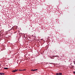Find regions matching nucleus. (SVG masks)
Listing matches in <instances>:
<instances>
[{
    "label": "nucleus",
    "instance_id": "9d476101",
    "mask_svg": "<svg viewBox=\"0 0 75 75\" xmlns=\"http://www.w3.org/2000/svg\"><path fill=\"white\" fill-rule=\"evenodd\" d=\"M74 74H75V71H74Z\"/></svg>",
    "mask_w": 75,
    "mask_h": 75
},
{
    "label": "nucleus",
    "instance_id": "39448f33",
    "mask_svg": "<svg viewBox=\"0 0 75 75\" xmlns=\"http://www.w3.org/2000/svg\"><path fill=\"white\" fill-rule=\"evenodd\" d=\"M4 68L5 69H8V68L4 67Z\"/></svg>",
    "mask_w": 75,
    "mask_h": 75
},
{
    "label": "nucleus",
    "instance_id": "7ed1b4c3",
    "mask_svg": "<svg viewBox=\"0 0 75 75\" xmlns=\"http://www.w3.org/2000/svg\"><path fill=\"white\" fill-rule=\"evenodd\" d=\"M37 70H38V69H35L34 70L31 69V71H37Z\"/></svg>",
    "mask_w": 75,
    "mask_h": 75
},
{
    "label": "nucleus",
    "instance_id": "0eeeda50",
    "mask_svg": "<svg viewBox=\"0 0 75 75\" xmlns=\"http://www.w3.org/2000/svg\"><path fill=\"white\" fill-rule=\"evenodd\" d=\"M25 70H26V69H22L23 71H25Z\"/></svg>",
    "mask_w": 75,
    "mask_h": 75
},
{
    "label": "nucleus",
    "instance_id": "1a4fd4ad",
    "mask_svg": "<svg viewBox=\"0 0 75 75\" xmlns=\"http://www.w3.org/2000/svg\"><path fill=\"white\" fill-rule=\"evenodd\" d=\"M56 75H59V73H56Z\"/></svg>",
    "mask_w": 75,
    "mask_h": 75
},
{
    "label": "nucleus",
    "instance_id": "423d86ee",
    "mask_svg": "<svg viewBox=\"0 0 75 75\" xmlns=\"http://www.w3.org/2000/svg\"><path fill=\"white\" fill-rule=\"evenodd\" d=\"M19 71H23V70L19 69Z\"/></svg>",
    "mask_w": 75,
    "mask_h": 75
},
{
    "label": "nucleus",
    "instance_id": "f8f14e48",
    "mask_svg": "<svg viewBox=\"0 0 75 75\" xmlns=\"http://www.w3.org/2000/svg\"><path fill=\"white\" fill-rule=\"evenodd\" d=\"M50 58H51V59H52V57H50Z\"/></svg>",
    "mask_w": 75,
    "mask_h": 75
},
{
    "label": "nucleus",
    "instance_id": "f03ea898",
    "mask_svg": "<svg viewBox=\"0 0 75 75\" xmlns=\"http://www.w3.org/2000/svg\"><path fill=\"white\" fill-rule=\"evenodd\" d=\"M16 71H17V70L16 69H15L14 70H13L12 71V72H16Z\"/></svg>",
    "mask_w": 75,
    "mask_h": 75
},
{
    "label": "nucleus",
    "instance_id": "f257e3e1",
    "mask_svg": "<svg viewBox=\"0 0 75 75\" xmlns=\"http://www.w3.org/2000/svg\"><path fill=\"white\" fill-rule=\"evenodd\" d=\"M54 57H58V58H59V56H55V57H54V56H53L52 57V59H54Z\"/></svg>",
    "mask_w": 75,
    "mask_h": 75
},
{
    "label": "nucleus",
    "instance_id": "9b49d317",
    "mask_svg": "<svg viewBox=\"0 0 75 75\" xmlns=\"http://www.w3.org/2000/svg\"><path fill=\"white\" fill-rule=\"evenodd\" d=\"M17 33V31L16 32L14 33L15 34V33Z\"/></svg>",
    "mask_w": 75,
    "mask_h": 75
},
{
    "label": "nucleus",
    "instance_id": "20e7f679",
    "mask_svg": "<svg viewBox=\"0 0 75 75\" xmlns=\"http://www.w3.org/2000/svg\"><path fill=\"white\" fill-rule=\"evenodd\" d=\"M5 74L3 73H0V75H4Z\"/></svg>",
    "mask_w": 75,
    "mask_h": 75
},
{
    "label": "nucleus",
    "instance_id": "6e6552de",
    "mask_svg": "<svg viewBox=\"0 0 75 75\" xmlns=\"http://www.w3.org/2000/svg\"><path fill=\"white\" fill-rule=\"evenodd\" d=\"M62 73H59V75H62Z\"/></svg>",
    "mask_w": 75,
    "mask_h": 75
}]
</instances>
